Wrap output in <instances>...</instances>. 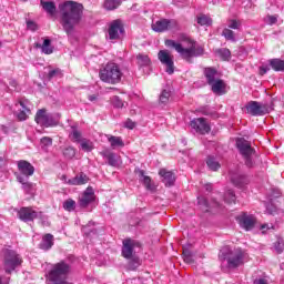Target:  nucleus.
<instances>
[{
    "label": "nucleus",
    "mask_w": 284,
    "mask_h": 284,
    "mask_svg": "<svg viewBox=\"0 0 284 284\" xmlns=\"http://www.w3.org/2000/svg\"><path fill=\"white\" fill-rule=\"evenodd\" d=\"M62 19V28L70 34L74 30V26L81 21L83 17V4L72 0L65 1L59 6Z\"/></svg>",
    "instance_id": "1"
},
{
    "label": "nucleus",
    "mask_w": 284,
    "mask_h": 284,
    "mask_svg": "<svg viewBox=\"0 0 284 284\" xmlns=\"http://www.w3.org/2000/svg\"><path fill=\"white\" fill-rule=\"evenodd\" d=\"M187 43V47H183V44L174 41V40H165L166 48H173L180 54L181 59L186 61V63H192V59L196 57H203L205 52L203 47L199 45L196 41L185 37L183 39Z\"/></svg>",
    "instance_id": "2"
},
{
    "label": "nucleus",
    "mask_w": 284,
    "mask_h": 284,
    "mask_svg": "<svg viewBox=\"0 0 284 284\" xmlns=\"http://www.w3.org/2000/svg\"><path fill=\"white\" fill-rule=\"evenodd\" d=\"M221 263H226L227 270H236L241 267L245 260V253L241 248L232 250L230 246H224L219 254Z\"/></svg>",
    "instance_id": "3"
},
{
    "label": "nucleus",
    "mask_w": 284,
    "mask_h": 284,
    "mask_svg": "<svg viewBox=\"0 0 284 284\" xmlns=\"http://www.w3.org/2000/svg\"><path fill=\"white\" fill-rule=\"evenodd\" d=\"M72 267L65 261L55 263L49 272V281L53 284H70L68 283V274Z\"/></svg>",
    "instance_id": "4"
},
{
    "label": "nucleus",
    "mask_w": 284,
    "mask_h": 284,
    "mask_svg": "<svg viewBox=\"0 0 284 284\" xmlns=\"http://www.w3.org/2000/svg\"><path fill=\"white\" fill-rule=\"evenodd\" d=\"M2 258L6 274H12L17 267L23 265V257L21 254L11 248L2 250Z\"/></svg>",
    "instance_id": "5"
},
{
    "label": "nucleus",
    "mask_w": 284,
    "mask_h": 284,
    "mask_svg": "<svg viewBox=\"0 0 284 284\" xmlns=\"http://www.w3.org/2000/svg\"><path fill=\"white\" fill-rule=\"evenodd\" d=\"M99 77L103 83L114 85L121 81L123 73L116 63H108L103 69L100 70Z\"/></svg>",
    "instance_id": "6"
},
{
    "label": "nucleus",
    "mask_w": 284,
    "mask_h": 284,
    "mask_svg": "<svg viewBox=\"0 0 284 284\" xmlns=\"http://www.w3.org/2000/svg\"><path fill=\"white\" fill-rule=\"evenodd\" d=\"M236 148L243 156L246 168H254V155L256 154V150L252 148V143L243 138H239L236 140Z\"/></svg>",
    "instance_id": "7"
},
{
    "label": "nucleus",
    "mask_w": 284,
    "mask_h": 284,
    "mask_svg": "<svg viewBox=\"0 0 284 284\" xmlns=\"http://www.w3.org/2000/svg\"><path fill=\"white\" fill-rule=\"evenodd\" d=\"M17 216L23 223H30L37 219H43L44 215L43 212L36 211L31 206H22L20 210H18Z\"/></svg>",
    "instance_id": "8"
},
{
    "label": "nucleus",
    "mask_w": 284,
    "mask_h": 284,
    "mask_svg": "<svg viewBox=\"0 0 284 284\" xmlns=\"http://www.w3.org/2000/svg\"><path fill=\"white\" fill-rule=\"evenodd\" d=\"M245 109L248 114H252V116H263V114H270V112H272V110H274L267 103H261L257 101L248 102L245 105Z\"/></svg>",
    "instance_id": "9"
},
{
    "label": "nucleus",
    "mask_w": 284,
    "mask_h": 284,
    "mask_svg": "<svg viewBox=\"0 0 284 284\" xmlns=\"http://www.w3.org/2000/svg\"><path fill=\"white\" fill-rule=\"evenodd\" d=\"M141 250V242L132 239H125L122 242V256L124 258H132L134 256V250Z\"/></svg>",
    "instance_id": "10"
},
{
    "label": "nucleus",
    "mask_w": 284,
    "mask_h": 284,
    "mask_svg": "<svg viewBox=\"0 0 284 284\" xmlns=\"http://www.w3.org/2000/svg\"><path fill=\"white\" fill-rule=\"evenodd\" d=\"M36 123L42 128H54L57 121L52 114H47L45 109H40L36 114Z\"/></svg>",
    "instance_id": "11"
},
{
    "label": "nucleus",
    "mask_w": 284,
    "mask_h": 284,
    "mask_svg": "<svg viewBox=\"0 0 284 284\" xmlns=\"http://www.w3.org/2000/svg\"><path fill=\"white\" fill-rule=\"evenodd\" d=\"M158 59L162 65L166 67L168 74H174V57L168 50H160Z\"/></svg>",
    "instance_id": "12"
},
{
    "label": "nucleus",
    "mask_w": 284,
    "mask_h": 284,
    "mask_svg": "<svg viewBox=\"0 0 284 284\" xmlns=\"http://www.w3.org/2000/svg\"><path fill=\"white\" fill-rule=\"evenodd\" d=\"M179 22L176 20L162 19L152 24L154 32H165V30H178Z\"/></svg>",
    "instance_id": "13"
},
{
    "label": "nucleus",
    "mask_w": 284,
    "mask_h": 284,
    "mask_svg": "<svg viewBox=\"0 0 284 284\" xmlns=\"http://www.w3.org/2000/svg\"><path fill=\"white\" fill-rule=\"evenodd\" d=\"M191 128L192 130H195V132H199V134H209V132L212 130L205 118L193 119L191 121Z\"/></svg>",
    "instance_id": "14"
},
{
    "label": "nucleus",
    "mask_w": 284,
    "mask_h": 284,
    "mask_svg": "<svg viewBox=\"0 0 284 284\" xmlns=\"http://www.w3.org/2000/svg\"><path fill=\"white\" fill-rule=\"evenodd\" d=\"M18 165V171L20 173H17L16 176H23L24 179H30L34 174V166L26 161V160H20L17 163Z\"/></svg>",
    "instance_id": "15"
},
{
    "label": "nucleus",
    "mask_w": 284,
    "mask_h": 284,
    "mask_svg": "<svg viewBox=\"0 0 284 284\" xmlns=\"http://www.w3.org/2000/svg\"><path fill=\"white\" fill-rule=\"evenodd\" d=\"M237 221L240 223V226L243 230H246V232H250V230H254V226L256 225V217L254 215H248L247 213H242L237 216Z\"/></svg>",
    "instance_id": "16"
},
{
    "label": "nucleus",
    "mask_w": 284,
    "mask_h": 284,
    "mask_svg": "<svg viewBox=\"0 0 284 284\" xmlns=\"http://www.w3.org/2000/svg\"><path fill=\"white\" fill-rule=\"evenodd\" d=\"M109 39L111 40H116L121 38V34H123L124 29H123V23L121 20H114L111 22L109 26Z\"/></svg>",
    "instance_id": "17"
},
{
    "label": "nucleus",
    "mask_w": 284,
    "mask_h": 284,
    "mask_svg": "<svg viewBox=\"0 0 284 284\" xmlns=\"http://www.w3.org/2000/svg\"><path fill=\"white\" fill-rule=\"evenodd\" d=\"M230 179L235 187H243L244 185H247L250 183V179H247V175H244L239 171H231Z\"/></svg>",
    "instance_id": "18"
},
{
    "label": "nucleus",
    "mask_w": 284,
    "mask_h": 284,
    "mask_svg": "<svg viewBox=\"0 0 284 284\" xmlns=\"http://www.w3.org/2000/svg\"><path fill=\"white\" fill-rule=\"evenodd\" d=\"M19 112L17 113V119L19 121H26L28 119V114H30V101L28 100H20L17 104L16 108H19Z\"/></svg>",
    "instance_id": "19"
},
{
    "label": "nucleus",
    "mask_w": 284,
    "mask_h": 284,
    "mask_svg": "<svg viewBox=\"0 0 284 284\" xmlns=\"http://www.w3.org/2000/svg\"><path fill=\"white\" fill-rule=\"evenodd\" d=\"M94 201V191L88 187L79 200L80 207H88Z\"/></svg>",
    "instance_id": "20"
},
{
    "label": "nucleus",
    "mask_w": 284,
    "mask_h": 284,
    "mask_svg": "<svg viewBox=\"0 0 284 284\" xmlns=\"http://www.w3.org/2000/svg\"><path fill=\"white\" fill-rule=\"evenodd\" d=\"M159 174L160 176H162V182L166 187H172V185H174V181H176V178L174 176V173L172 171L162 169L160 170Z\"/></svg>",
    "instance_id": "21"
},
{
    "label": "nucleus",
    "mask_w": 284,
    "mask_h": 284,
    "mask_svg": "<svg viewBox=\"0 0 284 284\" xmlns=\"http://www.w3.org/2000/svg\"><path fill=\"white\" fill-rule=\"evenodd\" d=\"M90 178L85 173H79L74 178L67 181V185H85Z\"/></svg>",
    "instance_id": "22"
},
{
    "label": "nucleus",
    "mask_w": 284,
    "mask_h": 284,
    "mask_svg": "<svg viewBox=\"0 0 284 284\" xmlns=\"http://www.w3.org/2000/svg\"><path fill=\"white\" fill-rule=\"evenodd\" d=\"M105 138L108 139V142L110 143L112 150H116V148H125V142L123 141V138L106 134Z\"/></svg>",
    "instance_id": "23"
},
{
    "label": "nucleus",
    "mask_w": 284,
    "mask_h": 284,
    "mask_svg": "<svg viewBox=\"0 0 284 284\" xmlns=\"http://www.w3.org/2000/svg\"><path fill=\"white\" fill-rule=\"evenodd\" d=\"M138 173L140 176V181H141V183H143L145 189L149 190L150 192H154V190H156V186H154V184H152V179L150 176L145 175V171L139 170Z\"/></svg>",
    "instance_id": "24"
},
{
    "label": "nucleus",
    "mask_w": 284,
    "mask_h": 284,
    "mask_svg": "<svg viewBox=\"0 0 284 284\" xmlns=\"http://www.w3.org/2000/svg\"><path fill=\"white\" fill-rule=\"evenodd\" d=\"M209 85H211V90L214 94H225L226 84L223 80L217 79Z\"/></svg>",
    "instance_id": "25"
},
{
    "label": "nucleus",
    "mask_w": 284,
    "mask_h": 284,
    "mask_svg": "<svg viewBox=\"0 0 284 284\" xmlns=\"http://www.w3.org/2000/svg\"><path fill=\"white\" fill-rule=\"evenodd\" d=\"M204 77L210 85L211 83H214V81H219V71L214 68H205Z\"/></svg>",
    "instance_id": "26"
},
{
    "label": "nucleus",
    "mask_w": 284,
    "mask_h": 284,
    "mask_svg": "<svg viewBox=\"0 0 284 284\" xmlns=\"http://www.w3.org/2000/svg\"><path fill=\"white\" fill-rule=\"evenodd\" d=\"M52 41L50 39H44L43 43L36 42L34 48L42 50L43 54H52L54 50L52 49Z\"/></svg>",
    "instance_id": "27"
},
{
    "label": "nucleus",
    "mask_w": 284,
    "mask_h": 284,
    "mask_svg": "<svg viewBox=\"0 0 284 284\" xmlns=\"http://www.w3.org/2000/svg\"><path fill=\"white\" fill-rule=\"evenodd\" d=\"M102 156L108 160L109 165L112 168H116L119 165V155H116V153L104 151L102 152Z\"/></svg>",
    "instance_id": "28"
},
{
    "label": "nucleus",
    "mask_w": 284,
    "mask_h": 284,
    "mask_svg": "<svg viewBox=\"0 0 284 284\" xmlns=\"http://www.w3.org/2000/svg\"><path fill=\"white\" fill-rule=\"evenodd\" d=\"M268 65L274 70V72H284V60L278 58L268 60Z\"/></svg>",
    "instance_id": "29"
},
{
    "label": "nucleus",
    "mask_w": 284,
    "mask_h": 284,
    "mask_svg": "<svg viewBox=\"0 0 284 284\" xmlns=\"http://www.w3.org/2000/svg\"><path fill=\"white\" fill-rule=\"evenodd\" d=\"M54 245V236L52 234H45L40 243V250H50Z\"/></svg>",
    "instance_id": "30"
},
{
    "label": "nucleus",
    "mask_w": 284,
    "mask_h": 284,
    "mask_svg": "<svg viewBox=\"0 0 284 284\" xmlns=\"http://www.w3.org/2000/svg\"><path fill=\"white\" fill-rule=\"evenodd\" d=\"M40 3L43 8V11L48 12V14L52 16L54 12H57V4H54V2L41 0Z\"/></svg>",
    "instance_id": "31"
},
{
    "label": "nucleus",
    "mask_w": 284,
    "mask_h": 284,
    "mask_svg": "<svg viewBox=\"0 0 284 284\" xmlns=\"http://www.w3.org/2000/svg\"><path fill=\"white\" fill-rule=\"evenodd\" d=\"M29 178H24L23 175H17L18 183H21L22 190L27 192V194H30L32 190V183L28 182Z\"/></svg>",
    "instance_id": "32"
},
{
    "label": "nucleus",
    "mask_w": 284,
    "mask_h": 284,
    "mask_svg": "<svg viewBox=\"0 0 284 284\" xmlns=\"http://www.w3.org/2000/svg\"><path fill=\"white\" fill-rule=\"evenodd\" d=\"M73 143H81L85 138L81 134V131H78L77 128H72V131L69 134Z\"/></svg>",
    "instance_id": "33"
},
{
    "label": "nucleus",
    "mask_w": 284,
    "mask_h": 284,
    "mask_svg": "<svg viewBox=\"0 0 284 284\" xmlns=\"http://www.w3.org/2000/svg\"><path fill=\"white\" fill-rule=\"evenodd\" d=\"M206 165L213 172H216L217 170L221 169V163H219V161H216V158H214L212 155H209V158L206 160Z\"/></svg>",
    "instance_id": "34"
},
{
    "label": "nucleus",
    "mask_w": 284,
    "mask_h": 284,
    "mask_svg": "<svg viewBox=\"0 0 284 284\" xmlns=\"http://www.w3.org/2000/svg\"><path fill=\"white\" fill-rule=\"evenodd\" d=\"M80 148L83 150V152H92L94 150V143L91 140L84 138L80 142Z\"/></svg>",
    "instance_id": "35"
},
{
    "label": "nucleus",
    "mask_w": 284,
    "mask_h": 284,
    "mask_svg": "<svg viewBox=\"0 0 284 284\" xmlns=\"http://www.w3.org/2000/svg\"><path fill=\"white\" fill-rule=\"evenodd\" d=\"M222 37H224L226 41H232L233 43L236 41V34L230 28L223 29Z\"/></svg>",
    "instance_id": "36"
},
{
    "label": "nucleus",
    "mask_w": 284,
    "mask_h": 284,
    "mask_svg": "<svg viewBox=\"0 0 284 284\" xmlns=\"http://www.w3.org/2000/svg\"><path fill=\"white\" fill-rule=\"evenodd\" d=\"M170 97H172V92L164 89L160 94V105H165L166 103H170Z\"/></svg>",
    "instance_id": "37"
},
{
    "label": "nucleus",
    "mask_w": 284,
    "mask_h": 284,
    "mask_svg": "<svg viewBox=\"0 0 284 284\" xmlns=\"http://www.w3.org/2000/svg\"><path fill=\"white\" fill-rule=\"evenodd\" d=\"M138 59V64L140 65V68H144L150 65V57L143 54V53H139L136 55Z\"/></svg>",
    "instance_id": "38"
},
{
    "label": "nucleus",
    "mask_w": 284,
    "mask_h": 284,
    "mask_svg": "<svg viewBox=\"0 0 284 284\" xmlns=\"http://www.w3.org/2000/svg\"><path fill=\"white\" fill-rule=\"evenodd\" d=\"M40 145H41V149H42L44 152H48V149H49V148H52V138H50V136H43V138H41V140H40Z\"/></svg>",
    "instance_id": "39"
},
{
    "label": "nucleus",
    "mask_w": 284,
    "mask_h": 284,
    "mask_svg": "<svg viewBox=\"0 0 284 284\" xmlns=\"http://www.w3.org/2000/svg\"><path fill=\"white\" fill-rule=\"evenodd\" d=\"M63 210L67 212H74V210H77V202L72 199H68L63 202Z\"/></svg>",
    "instance_id": "40"
},
{
    "label": "nucleus",
    "mask_w": 284,
    "mask_h": 284,
    "mask_svg": "<svg viewBox=\"0 0 284 284\" xmlns=\"http://www.w3.org/2000/svg\"><path fill=\"white\" fill-rule=\"evenodd\" d=\"M121 6V0H105L104 8L106 10H116Z\"/></svg>",
    "instance_id": "41"
},
{
    "label": "nucleus",
    "mask_w": 284,
    "mask_h": 284,
    "mask_svg": "<svg viewBox=\"0 0 284 284\" xmlns=\"http://www.w3.org/2000/svg\"><path fill=\"white\" fill-rule=\"evenodd\" d=\"M197 205H200L203 212H210V203L207 202V199L203 196H197Z\"/></svg>",
    "instance_id": "42"
},
{
    "label": "nucleus",
    "mask_w": 284,
    "mask_h": 284,
    "mask_svg": "<svg viewBox=\"0 0 284 284\" xmlns=\"http://www.w3.org/2000/svg\"><path fill=\"white\" fill-rule=\"evenodd\" d=\"M62 154L64 158L72 160L73 156H77V150L72 146H67L63 149Z\"/></svg>",
    "instance_id": "43"
},
{
    "label": "nucleus",
    "mask_w": 284,
    "mask_h": 284,
    "mask_svg": "<svg viewBox=\"0 0 284 284\" xmlns=\"http://www.w3.org/2000/svg\"><path fill=\"white\" fill-rule=\"evenodd\" d=\"M130 261H129V270H132V271H134V270H138L139 267H140V265H141V260H139V257H131V258H129Z\"/></svg>",
    "instance_id": "44"
},
{
    "label": "nucleus",
    "mask_w": 284,
    "mask_h": 284,
    "mask_svg": "<svg viewBox=\"0 0 284 284\" xmlns=\"http://www.w3.org/2000/svg\"><path fill=\"white\" fill-rule=\"evenodd\" d=\"M225 203H234L236 201V195L233 190H227L224 194Z\"/></svg>",
    "instance_id": "45"
},
{
    "label": "nucleus",
    "mask_w": 284,
    "mask_h": 284,
    "mask_svg": "<svg viewBox=\"0 0 284 284\" xmlns=\"http://www.w3.org/2000/svg\"><path fill=\"white\" fill-rule=\"evenodd\" d=\"M217 54L221 57L222 61H227L232 57L230 49H220L217 50Z\"/></svg>",
    "instance_id": "46"
},
{
    "label": "nucleus",
    "mask_w": 284,
    "mask_h": 284,
    "mask_svg": "<svg viewBox=\"0 0 284 284\" xmlns=\"http://www.w3.org/2000/svg\"><path fill=\"white\" fill-rule=\"evenodd\" d=\"M197 23H199V26H212V19H210L205 14H202V16L197 17Z\"/></svg>",
    "instance_id": "47"
},
{
    "label": "nucleus",
    "mask_w": 284,
    "mask_h": 284,
    "mask_svg": "<svg viewBox=\"0 0 284 284\" xmlns=\"http://www.w3.org/2000/svg\"><path fill=\"white\" fill-rule=\"evenodd\" d=\"M229 30H241V21L231 19L227 21Z\"/></svg>",
    "instance_id": "48"
},
{
    "label": "nucleus",
    "mask_w": 284,
    "mask_h": 284,
    "mask_svg": "<svg viewBox=\"0 0 284 284\" xmlns=\"http://www.w3.org/2000/svg\"><path fill=\"white\" fill-rule=\"evenodd\" d=\"M274 248L277 252V254L283 253V251H284V241H283V239H277V241L274 243Z\"/></svg>",
    "instance_id": "49"
},
{
    "label": "nucleus",
    "mask_w": 284,
    "mask_h": 284,
    "mask_svg": "<svg viewBox=\"0 0 284 284\" xmlns=\"http://www.w3.org/2000/svg\"><path fill=\"white\" fill-rule=\"evenodd\" d=\"M183 258L184 263H187V265H192V263H194V260L192 258V252L187 250L183 251Z\"/></svg>",
    "instance_id": "50"
},
{
    "label": "nucleus",
    "mask_w": 284,
    "mask_h": 284,
    "mask_svg": "<svg viewBox=\"0 0 284 284\" xmlns=\"http://www.w3.org/2000/svg\"><path fill=\"white\" fill-rule=\"evenodd\" d=\"M55 77H61V69H53L49 71L48 79H55Z\"/></svg>",
    "instance_id": "51"
},
{
    "label": "nucleus",
    "mask_w": 284,
    "mask_h": 284,
    "mask_svg": "<svg viewBox=\"0 0 284 284\" xmlns=\"http://www.w3.org/2000/svg\"><path fill=\"white\" fill-rule=\"evenodd\" d=\"M199 112H200L201 114H204L205 116L212 115V109H211L210 106H201V108L199 109Z\"/></svg>",
    "instance_id": "52"
},
{
    "label": "nucleus",
    "mask_w": 284,
    "mask_h": 284,
    "mask_svg": "<svg viewBox=\"0 0 284 284\" xmlns=\"http://www.w3.org/2000/svg\"><path fill=\"white\" fill-rule=\"evenodd\" d=\"M112 104L114 105V108H123V101L116 95L113 97Z\"/></svg>",
    "instance_id": "53"
},
{
    "label": "nucleus",
    "mask_w": 284,
    "mask_h": 284,
    "mask_svg": "<svg viewBox=\"0 0 284 284\" xmlns=\"http://www.w3.org/2000/svg\"><path fill=\"white\" fill-rule=\"evenodd\" d=\"M260 230L262 231V234H265V232H270V230H274V224H262Z\"/></svg>",
    "instance_id": "54"
},
{
    "label": "nucleus",
    "mask_w": 284,
    "mask_h": 284,
    "mask_svg": "<svg viewBox=\"0 0 284 284\" xmlns=\"http://www.w3.org/2000/svg\"><path fill=\"white\" fill-rule=\"evenodd\" d=\"M265 21L268 23V26H274V23L278 21V18L276 16H267Z\"/></svg>",
    "instance_id": "55"
},
{
    "label": "nucleus",
    "mask_w": 284,
    "mask_h": 284,
    "mask_svg": "<svg viewBox=\"0 0 284 284\" xmlns=\"http://www.w3.org/2000/svg\"><path fill=\"white\" fill-rule=\"evenodd\" d=\"M124 126L128 128V130H134V128H136V123H134L132 120L128 119L125 121Z\"/></svg>",
    "instance_id": "56"
},
{
    "label": "nucleus",
    "mask_w": 284,
    "mask_h": 284,
    "mask_svg": "<svg viewBox=\"0 0 284 284\" xmlns=\"http://www.w3.org/2000/svg\"><path fill=\"white\" fill-rule=\"evenodd\" d=\"M27 28L28 30H31L32 32H36V30L38 29L37 24L34 23V21H27Z\"/></svg>",
    "instance_id": "57"
},
{
    "label": "nucleus",
    "mask_w": 284,
    "mask_h": 284,
    "mask_svg": "<svg viewBox=\"0 0 284 284\" xmlns=\"http://www.w3.org/2000/svg\"><path fill=\"white\" fill-rule=\"evenodd\" d=\"M266 212H267V214H274V212H276V207L272 204H267Z\"/></svg>",
    "instance_id": "58"
},
{
    "label": "nucleus",
    "mask_w": 284,
    "mask_h": 284,
    "mask_svg": "<svg viewBox=\"0 0 284 284\" xmlns=\"http://www.w3.org/2000/svg\"><path fill=\"white\" fill-rule=\"evenodd\" d=\"M267 72H270V68L268 67H261L260 68V74L263 77V74H267Z\"/></svg>",
    "instance_id": "59"
},
{
    "label": "nucleus",
    "mask_w": 284,
    "mask_h": 284,
    "mask_svg": "<svg viewBox=\"0 0 284 284\" xmlns=\"http://www.w3.org/2000/svg\"><path fill=\"white\" fill-rule=\"evenodd\" d=\"M254 284H267V281L264 278H258L254 281Z\"/></svg>",
    "instance_id": "60"
},
{
    "label": "nucleus",
    "mask_w": 284,
    "mask_h": 284,
    "mask_svg": "<svg viewBox=\"0 0 284 284\" xmlns=\"http://www.w3.org/2000/svg\"><path fill=\"white\" fill-rule=\"evenodd\" d=\"M204 189L206 192H212V184H205Z\"/></svg>",
    "instance_id": "61"
},
{
    "label": "nucleus",
    "mask_w": 284,
    "mask_h": 284,
    "mask_svg": "<svg viewBox=\"0 0 284 284\" xmlns=\"http://www.w3.org/2000/svg\"><path fill=\"white\" fill-rule=\"evenodd\" d=\"M9 85H11V88H17V80H10Z\"/></svg>",
    "instance_id": "62"
},
{
    "label": "nucleus",
    "mask_w": 284,
    "mask_h": 284,
    "mask_svg": "<svg viewBox=\"0 0 284 284\" xmlns=\"http://www.w3.org/2000/svg\"><path fill=\"white\" fill-rule=\"evenodd\" d=\"M89 101H97V94L89 95Z\"/></svg>",
    "instance_id": "63"
},
{
    "label": "nucleus",
    "mask_w": 284,
    "mask_h": 284,
    "mask_svg": "<svg viewBox=\"0 0 284 284\" xmlns=\"http://www.w3.org/2000/svg\"><path fill=\"white\" fill-rule=\"evenodd\" d=\"M61 181H63L64 183H68V181H69V180H68V176L62 175V176H61Z\"/></svg>",
    "instance_id": "64"
}]
</instances>
